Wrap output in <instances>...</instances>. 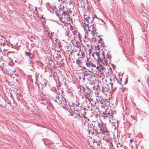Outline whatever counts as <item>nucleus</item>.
Segmentation results:
<instances>
[{"label": "nucleus", "instance_id": "f257e3e1", "mask_svg": "<svg viewBox=\"0 0 149 149\" xmlns=\"http://www.w3.org/2000/svg\"><path fill=\"white\" fill-rule=\"evenodd\" d=\"M88 128L87 131L89 134H92L93 136L97 137L99 139L102 137L103 134L106 137L109 135L106 128L102 124H100L99 122L98 123V127L96 129L92 128L91 124H88Z\"/></svg>", "mask_w": 149, "mask_h": 149}, {"label": "nucleus", "instance_id": "f03ea898", "mask_svg": "<svg viewBox=\"0 0 149 149\" xmlns=\"http://www.w3.org/2000/svg\"><path fill=\"white\" fill-rule=\"evenodd\" d=\"M114 114L115 112L114 111L111 109L110 108H107L106 109L105 111H103L102 113H101V115L104 119H105L106 117L113 118Z\"/></svg>", "mask_w": 149, "mask_h": 149}, {"label": "nucleus", "instance_id": "7ed1b4c3", "mask_svg": "<svg viewBox=\"0 0 149 149\" xmlns=\"http://www.w3.org/2000/svg\"><path fill=\"white\" fill-rule=\"evenodd\" d=\"M81 105L80 104L77 103L76 104H72V105L71 106H70L69 107L70 109V115H73L74 113H75V111L77 112H78L81 109ZM70 115V114H69Z\"/></svg>", "mask_w": 149, "mask_h": 149}, {"label": "nucleus", "instance_id": "20e7f679", "mask_svg": "<svg viewBox=\"0 0 149 149\" xmlns=\"http://www.w3.org/2000/svg\"><path fill=\"white\" fill-rule=\"evenodd\" d=\"M113 81L114 83H111L110 84L111 85V91H114L116 89L117 87L121 84V81L115 77L113 78Z\"/></svg>", "mask_w": 149, "mask_h": 149}, {"label": "nucleus", "instance_id": "39448f33", "mask_svg": "<svg viewBox=\"0 0 149 149\" xmlns=\"http://www.w3.org/2000/svg\"><path fill=\"white\" fill-rule=\"evenodd\" d=\"M104 60L102 61V62L103 64L104 65L105 64L107 65H109V64L111 62V57L110 56V53L108 52L107 54L106 57L105 58L104 57Z\"/></svg>", "mask_w": 149, "mask_h": 149}, {"label": "nucleus", "instance_id": "423d86ee", "mask_svg": "<svg viewBox=\"0 0 149 149\" xmlns=\"http://www.w3.org/2000/svg\"><path fill=\"white\" fill-rule=\"evenodd\" d=\"M62 104H61V106L64 109H66V110L70 112V109L69 106H71L69 105L68 100L64 98L63 99H62Z\"/></svg>", "mask_w": 149, "mask_h": 149}, {"label": "nucleus", "instance_id": "0eeeda50", "mask_svg": "<svg viewBox=\"0 0 149 149\" xmlns=\"http://www.w3.org/2000/svg\"><path fill=\"white\" fill-rule=\"evenodd\" d=\"M84 19L89 24L92 23L94 17L91 14H89L88 16L87 15L85 14L84 15Z\"/></svg>", "mask_w": 149, "mask_h": 149}, {"label": "nucleus", "instance_id": "6e6552de", "mask_svg": "<svg viewBox=\"0 0 149 149\" xmlns=\"http://www.w3.org/2000/svg\"><path fill=\"white\" fill-rule=\"evenodd\" d=\"M74 122L77 123H81L83 124L84 121V118L82 117H74L73 119Z\"/></svg>", "mask_w": 149, "mask_h": 149}, {"label": "nucleus", "instance_id": "1a4fd4ad", "mask_svg": "<svg viewBox=\"0 0 149 149\" xmlns=\"http://www.w3.org/2000/svg\"><path fill=\"white\" fill-rule=\"evenodd\" d=\"M72 13V11L70 10H67V11H63L62 13V17L64 16L66 19H69L70 17L71 14Z\"/></svg>", "mask_w": 149, "mask_h": 149}, {"label": "nucleus", "instance_id": "9d476101", "mask_svg": "<svg viewBox=\"0 0 149 149\" xmlns=\"http://www.w3.org/2000/svg\"><path fill=\"white\" fill-rule=\"evenodd\" d=\"M89 102V103L91 104V105L93 106H95L97 103H97L100 104V103L97 99V98L96 99V100L94 99L93 98H91L88 101Z\"/></svg>", "mask_w": 149, "mask_h": 149}, {"label": "nucleus", "instance_id": "9b49d317", "mask_svg": "<svg viewBox=\"0 0 149 149\" xmlns=\"http://www.w3.org/2000/svg\"><path fill=\"white\" fill-rule=\"evenodd\" d=\"M87 90L88 91H88H87V92H86V90H85V97L86 101L87 100L88 101L91 98V94L90 93V91H91V90L88 89Z\"/></svg>", "mask_w": 149, "mask_h": 149}, {"label": "nucleus", "instance_id": "f8f14e48", "mask_svg": "<svg viewBox=\"0 0 149 149\" xmlns=\"http://www.w3.org/2000/svg\"><path fill=\"white\" fill-rule=\"evenodd\" d=\"M82 23L83 26L86 29L87 28L88 29L89 31H91V30H90L89 29V23L87 22H86V20L84 19L83 20Z\"/></svg>", "mask_w": 149, "mask_h": 149}, {"label": "nucleus", "instance_id": "ddd939ff", "mask_svg": "<svg viewBox=\"0 0 149 149\" xmlns=\"http://www.w3.org/2000/svg\"><path fill=\"white\" fill-rule=\"evenodd\" d=\"M47 108L49 110H53L54 107L52 104L51 102H49L48 103V105L47 107Z\"/></svg>", "mask_w": 149, "mask_h": 149}, {"label": "nucleus", "instance_id": "4468645a", "mask_svg": "<svg viewBox=\"0 0 149 149\" xmlns=\"http://www.w3.org/2000/svg\"><path fill=\"white\" fill-rule=\"evenodd\" d=\"M78 49H79V50L81 49V46L80 45H77V47H73L72 48V52H77Z\"/></svg>", "mask_w": 149, "mask_h": 149}, {"label": "nucleus", "instance_id": "2eb2a0df", "mask_svg": "<svg viewBox=\"0 0 149 149\" xmlns=\"http://www.w3.org/2000/svg\"><path fill=\"white\" fill-rule=\"evenodd\" d=\"M62 12L61 11L58 10L57 12H56V15L57 16L60 18V20H61V17H62V13H61Z\"/></svg>", "mask_w": 149, "mask_h": 149}, {"label": "nucleus", "instance_id": "dca6fc26", "mask_svg": "<svg viewBox=\"0 0 149 149\" xmlns=\"http://www.w3.org/2000/svg\"><path fill=\"white\" fill-rule=\"evenodd\" d=\"M40 85L42 86V88H45L46 86L47 83L44 80H43L40 83Z\"/></svg>", "mask_w": 149, "mask_h": 149}, {"label": "nucleus", "instance_id": "f3484780", "mask_svg": "<svg viewBox=\"0 0 149 149\" xmlns=\"http://www.w3.org/2000/svg\"><path fill=\"white\" fill-rule=\"evenodd\" d=\"M79 52H80V54L81 56H80V57H79V58H84L85 57V54L84 52L83 51H82L81 49H80V50H79Z\"/></svg>", "mask_w": 149, "mask_h": 149}, {"label": "nucleus", "instance_id": "a211bd4d", "mask_svg": "<svg viewBox=\"0 0 149 149\" xmlns=\"http://www.w3.org/2000/svg\"><path fill=\"white\" fill-rule=\"evenodd\" d=\"M91 62H89L88 61L86 62V66L88 69L89 68H91Z\"/></svg>", "mask_w": 149, "mask_h": 149}, {"label": "nucleus", "instance_id": "6ab92c4d", "mask_svg": "<svg viewBox=\"0 0 149 149\" xmlns=\"http://www.w3.org/2000/svg\"><path fill=\"white\" fill-rule=\"evenodd\" d=\"M96 68V65L91 62V68H89V70L93 71L94 68Z\"/></svg>", "mask_w": 149, "mask_h": 149}, {"label": "nucleus", "instance_id": "aec40b11", "mask_svg": "<svg viewBox=\"0 0 149 149\" xmlns=\"http://www.w3.org/2000/svg\"><path fill=\"white\" fill-rule=\"evenodd\" d=\"M91 28L92 29V33L93 32L94 33L95 32H96V29L94 27V26H93V25L90 26V28H89V29L90 30H91Z\"/></svg>", "mask_w": 149, "mask_h": 149}, {"label": "nucleus", "instance_id": "412c9836", "mask_svg": "<svg viewBox=\"0 0 149 149\" xmlns=\"http://www.w3.org/2000/svg\"><path fill=\"white\" fill-rule=\"evenodd\" d=\"M81 58H78L77 60L76 61V63L78 65V66H80V63H81V61L80 59Z\"/></svg>", "mask_w": 149, "mask_h": 149}, {"label": "nucleus", "instance_id": "4be33fe9", "mask_svg": "<svg viewBox=\"0 0 149 149\" xmlns=\"http://www.w3.org/2000/svg\"><path fill=\"white\" fill-rule=\"evenodd\" d=\"M77 116H74V117H82V114L81 113H80V112H79V111L78 112V113H76Z\"/></svg>", "mask_w": 149, "mask_h": 149}, {"label": "nucleus", "instance_id": "5701e85b", "mask_svg": "<svg viewBox=\"0 0 149 149\" xmlns=\"http://www.w3.org/2000/svg\"><path fill=\"white\" fill-rule=\"evenodd\" d=\"M55 101L56 102L58 103V104H59V105L60 104H62V101H61L60 100H59V99H58L57 98L56 100H55Z\"/></svg>", "mask_w": 149, "mask_h": 149}, {"label": "nucleus", "instance_id": "b1692460", "mask_svg": "<svg viewBox=\"0 0 149 149\" xmlns=\"http://www.w3.org/2000/svg\"><path fill=\"white\" fill-rule=\"evenodd\" d=\"M61 6L60 7L61 8H60V9H61V10L60 11H61V12H62V13L63 12V9H64V8L65 7L64 5H62L61 4H60Z\"/></svg>", "mask_w": 149, "mask_h": 149}, {"label": "nucleus", "instance_id": "393cba45", "mask_svg": "<svg viewBox=\"0 0 149 149\" xmlns=\"http://www.w3.org/2000/svg\"><path fill=\"white\" fill-rule=\"evenodd\" d=\"M88 75H89V74L87 72L85 71L83 73V76H84V77H87V76Z\"/></svg>", "mask_w": 149, "mask_h": 149}, {"label": "nucleus", "instance_id": "a878e982", "mask_svg": "<svg viewBox=\"0 0 149 149\" xmlns=\"http://www.w3.org/2000/svg\"><path fill=\"white\" fill-rule=\"evenodd\" d=\"M117 148L121 147H122V145H121V144L119 142L117 143Z\"/></svg>", "mask_w": 149, "mask_h": 149}, {"label": "nucleus", "instance_id": "bb28decb", "mask_svg": "<svg viewBox=\"0 0 149 149\" xmlns=\"http://www.w3.org/2000/svg\"><path fill=\"white\" fill-rule=\"evenodd\" d=\"M61 1V2L62 3H66L67 1L66 0H58V1Z\"/></svg>", "mask_w": 149, "mask_h": 149}, {"label": "nucleus", "instance_id": "cd10ccee", "mask_svg": "<svg viewBox=\"0 0 149 149\" xmlns=\"http://www.w3.org/2000/svg\"><path fill=\"white\" fill-rule=\"evenodd\" d=\"M31 53L30 52H25V54L27 56H29V55H31Z\"/></svg>", "mask_w": 149, "mask_h": 149}, {"label": "nucleus", "instance_id": "c85d7f7f", "mask_svg": "<svg viewBox=\"0 0 149 149\" xmlns=\"http://www.w3.org/2000/svg\"><path fill=\"white\" fill-rule=\"evenodd\" d=\"M82 117H83L84 118V120H85L86 118L87 119V120L88 121H89V119L87 117H86L85 116V115L84 114H83V115L82 116Z\"/></svg>", "mask_w": 149, "mask_h": 149}, {"label": "nucleus", "instance_id": "c756f323", "mask_svg": "<svg viewBox=\"0 0 149 149\" xmlns=\"http://www.w3.org/2000/svg\"><path fill=\"white\" fill-rule=\"evenodd\" d=\"M30 58L31 59H32L33 58V55L31 54L29 56Z\"/></svg>", "mask_w": 149, "mask_h": 149}, {"label": "nucleus", "instance_id": "7c9ffc66", "mask_svg": "<svg viewBox=\"0 0 149 149\" xmlns=\"http://www.w3.org/2000/svg\"><path fill=\"white\" fill-rule=\"evenodd\" d=\"M68 25V24L67 23H65L64 25H62V26L63 28H65V26H67Z\"/></svg>", "mask_w": 149, "mask_h": 149}, {"label": "nucleus", "instance_id": "2f4dec72", "mask_svg": "<svg viewBox=\"0 0 149 149\" xmlns=\"http://www.w3.org/2000/svg\"><path fill=\"white\" fill-rule=\"evenodd\" d=\"M101 107H102V109L103 108H104V109H106V108L107 107L106 106H103L102 105Z\"/></svg>", "mask_w": 149, "mask_h": 149}, {"label": "nucleus", "instance_id": "473e14b6", "mask_svg": "<svg viewBox=\"0 0 149 149\" xmlns=\"http://www.w3.org/2000/svg\"><path fill=\"white\" fill-rule=\"evenodd\" d=\"M95 95L96 97H99V93L98 92L95 93Z\"/></svg>", "mask_w": 149, "mask_h": 149}, {"label": "nucleus", "instance_id": "72a5a7b5", "mask_svg": "<svg viewBox=\"0 0 149 149\" xmlns=\"http://www.w3.org/2000/svg\"><path fill=\"white\" fill-rule=\"evenodd\" d=\"M40 104L43 106H45V105L43 102H40Z\"/></svg>", "mask_w": 149, "mask_h": 149}, {"label": "nucleus", "instance_id": "f704fd0d", "mask_svg": "<svg viewBox=\"0 0 149 149\" xmlns=\"http://www.w3.org/2000/svg\"><path fill=\"white\" fill-rule=\"evenodd\" d=\"M17 100L18 101H20V99L19 97H18L17 96Z\"/></svg>", "mask_w": 149, "mask_h": 149}, {"label": "nucleus", "instance_id": "c9c22d12", "mask_svg": "<svg viewBox=\"0 0 149 149\" xmlns=\"http://www.w3.org/2000/svg\"><path fill=\"white\" fill-rule=\"evenodd\" d=\"M80 52H79V53H78L77 54V55L78 56H79L80 57V56L81 55H80Z\"/></svg>", "mask_w": 149, "mask_h": 149}, {"label": "nucleus", "instance_id": "e433bc0d", "mask_svg": "<svg viewBox=\"0 0 149 149\" xmlns=\"http://www.w3.org/2000/svg\"><path fill=\"white\" fill-rule=\"evenodd\" d=\"M103 139H105L106 141L108 140V139L107 138H105V136H104Z\"/></svg>", "mask_w": 149, "mask_h": 149}, {"label": "nucleus", "instance_id": "4c0bfd02", "mask_svg": "<svg viewBox=\"0 0 149 149\" xmlns=\"http://www.w3.org/2000/svg\"><path fill=\"white\" fill-rule=\"evenodd\" d=\"M102 39L101 38H100V40H99V42H100L101 41H102Z\"/></svg>", "mask_w": 149, "mask_h": 149}, {"label": "nucleus", "instance_id": "58836bf2", "mask_svg": "<svg viewBox=\"0 0 149 149\" xmlns=\"http://www.w3.org/2000/svg\"><path fill=\"white\" fill-rule=\"evenodd\" d=\"M77 45H78L77 44L76 45H74V46H73V47H77Z\"/></svg>", "mask_w": 149, "mask_h": 149}, {"label": "nucleus", "instance_id": "ea45409f", "mask_svg": "<svg viewBox=\"0 0 149 149\" xmlns=\"http://www.w3.org/2000/svg\"><path fill=\"white\" fill-rule=\"evenodd\" d=\"M29 63L30 64H33V62H32V61H29Z\"/></svg>", "mask_w": 149, "mask_h": 149}, {"label": "nucleus", "instance_id": "a19ab883", "mask_svg": "<svg viewBox=\"0 0 149 149\" xmlns=\"http://www.w3.org/2000/svg\"><path fill=\"white\" fill-rule=\"evenodd\" d=\"M72 51H71V52H70V54H72V53H74V52H72Z\"/></svg>", "mask_w": 149, "mask_h": 149}, {"label": "nucleus", "instance_id": "79ce46f5", "mask_svg": "<svg viewBox=\"0 0 149 149\" xmlns=\"http://www.w3.org/2000/svg\"><path fill=\"white\" fill-rule=\"evenodd\" d=\"M133 141V140L132 139H130V142H131V143Z\"/></svg>", "mask_w": 149, "mask_h": 149}, {"label": "nucleus", "instance_id": "37998d69", "mask_svg": "<svg viewBox=\"0 0 149 149\" xmlns=\"http://www.w3.org/2000/svg\"><path fill=\"white\" fill-rule=\"evenodd\" d=\"M83 46L84 47V50L85 51H86V48L85 47V46L84 45H83Z\"/></svg>", "mask_w": 149, "mask_h": 149}, {"label": "nucleus", "instance_id": "c03bdc74", "mask_svg": "<svg viewBox=\"0 0 149 149\" xmlns=\"http://www.w3.org/2000/svg\"><path fill=\"white\" fill-rule=\"evenodd\" d=\"M35 10L36 11H37V8H35Z\"/></svg>", "mask_w": 149, "mask_h": 149}, {"label": "nucleus", "instance_id": "a18cd8bd", "mask_svg": "<svg viewBox=\"0 0 149 149\" xmlns=\"http://www.w3.org/2000/svg\"><path fill=\"white\" fill-rule=\"evenodd\" d=\"M87 46H88V47L90 46V45L89 44H87L86 45Z\"/></svg>", "mask_w": 149, "mask_h": 149}, {"label": "nucleus", "instance_id": "49530a36", "mask_svg": "<svg viewBox=\"0 0 149 149\" xmlns=\"http://www.w3.org/2000/svg\"><path fill=\"white\" fill-rule=\"evenodd\" d=\"M96 54L97 56H98V53L97 52V53Z\"/></svg>", "mask_w": 149, "mask_h": 149}, {"label": "nucleus", "instance_id": "de8ad7c7", "mask_svg": "<svg viewBox=\"0 0 149 149\" xmlns=\"http://www.w3.org/2000/svg\"><path fill=\"white\" fill-rule=\"evenodd\" d=\"M94 141H95V142H98V141H95V139H94Z\"/></svg>", "mask_w": 149, "mask_h": 149}, {"label": "nucleus", "instance_id": "09e8293b", "mask_svg": "<svg viewBox=\"0 0 149 149\" xmlns=\"http://www.w3.org/2000/svg\"><path fill=\"white\" fill-rule=\"evenodd\" d=\"M78 34H79V38H80V33H79Z\"/></svg>", "mask_w": 149, "mask_h": 149}, {"label": "nucleus", "instance_id": "8fccbe9b", "mask_svg": "<svg viewBox=\"0 0 149 149\" xmlns=\"http://www.w3.org/2000/svg\"><path fill=\"white\" fill-rule=\"evenodd\" d=\"M99 101H100V103L101 104H102V103L100 101V100H99Z\"/></svg>", "mask_w": 149, "mask_h": 149}, {"label": "nucleus", "instance_id": "3c124183", "mask_svg": "<svg viewBox=\"0 0 149 149\" xmlns=\"http://www.w3.org/2000/svg\"><path fill=\"white\" fill-rule=\"evenodd\" d=\"M138 82H140V80L139 79L138 80Z\"/></svg>", "mask_w": 149, "mask_h": 149}, {"label": "nucleus", "instance_id": "603ef678", "mask_svg": "<svg viewBox=\"0 0 149 149\" xmlns=\"http://www.w3.org/2000/svg\"><path fill=\"white\" fill-rule=\"evenodd\" d=\"M37 78V77L36 76V82H37V79H36V78Z\"/></svg>", "mask_w": 149, "mask_h": 149}, {"label": "nucleus", "instance_id": "864d4df0", "mask_svg": "<svg viewBox=\"0 0 149 149\" xmlns=\"http://www.w3.org/2000/svg\"><path fill=\"white\" fill-rule=\"evenodd\" d=\"M15 75H17V76H19L18 74H17V75L15 74Z\"/></svg>", "mask_w": 149, "mask_h": 149}, {"label": "nucleus", "instance_id": "5fc2aeb1", "mask_svg": "<svg viewBox=\"0 0 149 149\" xmlns=\"http://www.w3.org/2000/svg\"><path fill=\"white\" fill-rule=\"evenodd\" d=\"M92 56H93V57H94V54H92Z\"/></svg>", "mask_w": 149, "mask_h": 149}, {"label": "nucleus", "instance_id": "6e6d98bb", "mask_svg": "<svg viewBox=\"0 0 149 149\" xmlns=\"http://www.w3.org/2000/svg\"><path fill=\"white\" fill-rule=\"evenodd\" d=\"M86 68L85 67H84V68L83 69H86Z\"/></svg>", "mask_w": 149, "mask_h": 149}, {"label": "nucleus", "instance_id": "4d7b16f0", "mask_svg": "<svg viewBox=\"0 0 149 149\" xmlns=\"http://www.w3.org/2000/svg\"><path fill=\"white\" fill-rule=\"evenodd\" d=\"M37 115L38 116V118H39V116H38V114H37Z\"/></svg>", "mask_w": 149, "mask_h": 149}, {"label": "nucleus", "instance_id": "13d9d810", "mask_svg": "<svg viewBox=\"0 0 149 149\" xmlns=\"http://www.w3.org/2000/svg\"><path fill=\"white\" fill-rule=\"evenodd\" d=\"M19 95H21V94H20L19 95V94H18V95H19Z\"/></svg>", "mask_w": 149, "mask_h": 149}, {"label": "nucleus", "instance_id": "bf43d9fd", "mask_svg": "<svg viewBox=\"0 0 149 149\" xmlns=\"http://www.w3.org/2000/svg\"><path fill=\"white\" fill-rule=\"evenodd\" d=\"M84 125H85V123H84Z\"/></svg>", "mask_w": 149, "mask_h": 149}]
</instances>
